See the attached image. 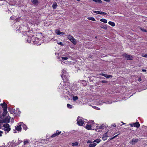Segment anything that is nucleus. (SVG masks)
<instances>
[{
  "instance_id": "obj_1",
  "label": "nucleus",
  "mask_w": 147,
  "mask_h": 147,
  "mask_svg": "<svg viewBox=\"0 0 147 147\" xmlns=\"http://www.w3.org/2000/svg\"><path fill=\"white\" fill-rule=\"evenodd\" d=\"M66 71L65 70H63L62 71V75H61V77L64 80H65V82H67L68 81V76H67V74L66 73Z\"/></svg>"
},
{
  "instance_id": "obj_2",
  "label": "nucleus",
  "mask_w": 147,
  "mask_h": 147,
  "mask_svg": "<svg viewBox=\"0 0 147 147\" xmlns=\"http://www.w3.org/2000/svg\"><path fill=\"white\" fill-rule=\"evenodd\" d=\"M67 38L74 45L77 43V41L76 39H75L71 35H69L67 36Z\"/></svg>"
},
{
  "instance_id": "obj_3",
  "label": "nucleus",
  "mask_w": 147,
  "mask_h": 147,
  "mask_svg": "<svg viewBox=\"0 0 147 147\" xmlns=\"http://www.w3.org/2000/svg\"><path fill=\"white\" fill-rule=\"evenodd\" d=\"M10 116H8L4 119H1V123H9L10 122Z\"/></svg>"
},
{
  "instance_id": "obj_4",
  "label": "nucleus",
  "mask_w": 147,
  "mask_h": 147,
  "mask_svg": "<svg viewBox=\"0 0 147 147\" xmlns=\"http://www.w3.org/2000/svg\"><path fill=\"white\" fill-rule=\"evenodd\" d=\"M84 121L82 118L78 117L77 119V123L80 126H82L84 124Z\"/></svg>"
},
{
  "instance_id": "obj_5",
  "label": "nucleus",
  "mask_w": 147,
  "mask_h": 147,
  "mask_svg": "<svg viewBox=\"0 0 147 147\" xmlns=\"http://www.w3.org/2000/svg\"><path fill=\"white\" fill-rule=\"evenodd\" d=\"M123 56L125 59L127 60H133V57L132 56L130 55H128L127 54H123Z\"/></svg>"
},
{
  "instance_id": "obj_6",
  "label": "nucleus",
  "mask_w": 147,
  "mask_h": 147,
  "mask_svg": "<svg viewBox=\"0 0 147 147\" xmlns=\"http://www.w3.org/2000/svg\"><path fill=\"white\" fill-rule=\"evenodd\" d=\"M3 126L4 127V130L7 131H9L11 130V128L9 127V124L6 123L4 124Z\"/></svg>"
},
{
  "instance_id": "obj_7",
  "label": "nucleus",
  "mask_w": 147,
  "mask_h": 147,
  "mask_svg": "<svg viewBox=\"0 0 147 147\" xmlns=\"http://www.w3.org/2000/svg\"><path fill=\"white\" fill-rule=\"evenodd\" d=\"M22 124V122H20L17 124V126L16 127V129L17 131H20L21 130Z\"/></svg>"
},
{
  "instance_id": "obj_8",
  "label": "nucleus",
  "mask_w": 147,
  "mask_h": 147,
  "mask_svg": "<svg viewBox=\"0 0 147 147\" xmlns=\"http://www.w3.org/2000/svg\"><path fill=\"white\" fill-rule=\"evenodd\" d=\"M138 141V139L137 138H133L132 140L129 142L130 144L133 145L135 143L137 142Z\"/></svg>"
},
{
  "instance_id": "obj_9",
  "label": "nucleus",
  "mask_w": 147,
  "mask_h": 147,
  "mask_svg": "<svg viewBox=\"0 0 147 147\" xmlns=\"http://www.w3.org/2000/svg\"><path fill=\"white\" fill-rule=\"evenodd\" d=\"M0 105L2 107L3 109H7V106L6 103L4 102L3 103H1Z\"/></svg>"
},
{
  "instance_id": "obj_10",
  "label": "nucleus",
  "mask_w": 147,
  "mask_h": 147,
  "mask_svg": "<svg viewBox=\"0 0 147 147\" xmlns=\"http://www.w3.org/2000/svg\"><path fill=\"white\" fill-rule=\"evenodd\" d=\"M61 133V131H59L58 130H57V131L56 133L53 134L52 135L51 137L52 138L54 137L57 136L59 135Z\"/></svg>"
},
{
  "instance_id": "obj_11",
  "label": "nucleus",
  "mask_w": 147,
  "mask_h": 147,
  "mask_svg": "<svg viewBox=\"0 0 147 147\" xmlns=\"http://www.w3.org/2000/svg\"><path fill=\"white\" fill-rule=\"evenodd\" d=\"M100 75L107 78H112V76L111 75H108L103 73L101 74H100Z\"/></svg>"
},
{
  "instance_id": "obj_12",
  "label": "nucleus",
  "mask_w": 147,
  "mask_h": 147,
  "mask_svg": "<svg viewBox=\"0 0 147 147\" xmlns=\"http://www.w3.org/2000/svg\"><path fill=\"white\" fill-rule=\"evenodd\" d=\"M92 124H88L86 126V128L88 130L91 129V128L92 126Z\"/></svg>"
},
{
  "instance_id": "obj_13",
  "label": "nucleus",
  "mask_w": 147,
  "mask_h": 147,
  "mask_svg": "<svg viewBox=\"0 0 147 147\" xmlns=\"http://www.w3.org/2000/svg\"><path fill=\"white\" fill-rule=\"evenodd\" d=\"M107 133L104 134L102 137V140H105L107 139Z\"/></svg>"
},
{
  "instance_id": "obj_14",
  "label": "nucleus",
  "mask_w": 147,
  "mask_h": 147,
  "mask_svg": "<svg viewBox=\"0 0 147 147\" xmlns=\"http://www.w3.org/2000/svg\"><path fill=\"white\" fill-rule=\"evenodd\" d=\"M105 127V125L104 124H103L100 126H98L97 127V128L98 129H104Z\"/></svg>"
},
{
  "instance_id": "obj_15",
  "label": "nucleus",
  "mask_w": 147,
  "mask_h": 147,
  "mask_svg": "<svg viewBox=\"0 0 147 147\" xmlns=\"http://www.w3.org/2000/svg\"><path fill=\"white\" fill-rule=\"evenodd\" d=\"M22 126L24 129L26 130L28 129L27 126L25 124H24L23 122H22Z\"/></svg>"
},
{
  "instance_id": "obj_16",
  "label": "nucleus",
  "mask_w": 147,
  "mask_h": 147,
  "mask_svg": "<svg viewBox=\"0 0 147 147\" xmlns=\"http://www.w3.org/2000/svg\"><path fill=\"white\" fill-rule=\"evenodd\" d=\"M140 124L139 122H136L134 124V127H140Z\"/></svg>"
},
{
  "instance_id": "obj_17",
  "label": "nucleus",
  "mask_w": 147,
  "mask_h": 147,
  "mask_svg": "<svg viewBox=\"0 0 147 147\" xmlns=\"http://www.w3.org/2000/svg\"><path fill=\"white\" fill-rule=\"evenodd\" d=\"M3 116H5L7 113V109H3Z\"/></svg>"
},
{
  "instance_id": "obj_18",
  "label": "nucleus",
  "mask_w": 147,
  "mask_h": 147,
  "mask_svg": "<svg viewBox=\"0 0 147 147\" xmlns=\"http://www.w3.org/2000/svg\"><path fill=\"white\" fill-rule=\"evenodd\" d=\"M57 6V3L55 2H54L53 5V9H55L56 8Z\"/></svg>"
},
{
  "instance_id": "obj_19",
  "label": "nucleus",
  "mask_w": 147,
  "mask_h": 147,
  "mask_svg": "<svg viewBox=\"0 0 147 147\" xmlns=\"http://www.w3.org/2000/svg\"><path fill=\"white\" fill-rule=\"evenodd\" d=\"M109 24L112 26H115V23L111 21H109L108 22Z\"/></svg>"
},
{
  "instance_id": "obj_20",
  "label": "nucleus",
  "mask_w": 147,
  "mask_h": 147,
  "mask_svg": "<svg viewBox=\"0 0 147 147\" xmlns=\"http://www.w3.org/2000/svg\"><path fill=\"white\" fill-rule=\"evenodd\" d=\"M100 21L105 23H107V20L103 18L100 19Z\"/></svg>"
},
{
  "instance_id": "obj_21",
  "label": "nucleus",
  "mask_w": 147,
  "mask_h": 147,
  "mask_svg": "<svg viewBox=\"0 0 147 147\" xmlns=\"http://www.w3.org/2000/svg\"><path fill=\"white\" fill-rule=\"evenodd\" d=\"M88 19L93 21H95L96 20L95 18L92 17H89L88 18Z\"/></svg>"
},
{
  "instance_id": "obj_22",
  "label": "nucleus",
  "mask_w": 147,
  "mask_h": 147,
  "mask_svg": "<svg viewBox=\"0 0 147 147\" xmlns=\"http://www.w3.org/2000/svg\"><path fill=\"white\" fill-rule=\"evenodd\" d=\"M31 2L34 4H36L38 3V0H31Z\"/></svg>"
},
{
  "instance_id": "obj_23",
  "label": "nucleus",
  "mask_w": 147,
  "mask_h": 147,
  "mask_svg": "<svg viewBox=\"0 0 147 147\" xmlns=\"http://www.w3.org/2000/svg\"><path fill=\"white\" fill-rule=\"evenodd\" d=\"M96 145V143H94L93 144H90L89 146L90 147H94Z\"/></svg>"
},
{
  "instance_id": "obj_24",
  "label": "nucleus",
  "mask_w": 147,
  "mask_h": 147,
  "mask_svg": "<svg viewBox=\"0 0 147 147\" xmlns=\"http://www.w3.org/2000/svg\"><path fill=\"white\" fill-rule=\"evenodd\" d=\"M101 140L100 139H97L96 140H95L93 142H96L97 143H99L100 141Z\"/></svg>"
},
{
  "instance_id": "obj_25",
  "label": "nucleus",
  "mask_w": 147,
  "mask_h": 147,
  "mask_svg": "<svg viewBox=\"0 0 147 147\" xmlns=\"http://www.w3.org/2000/svg\"><path fill=\"white\" fill-rule=\"evenodd\" d=\"M93 1L98 3H101L102 1L101 0H92Z\"/></svg>"
},
{
  "instance_id": "obj_26",
  "label": "nucleus",
  "mask_w": 147,
  "mask_h": 147,
  "mask_svg": "<svg viewBox=\"0 0 147 147\" xmlns=\"http://www.w3.org/2000/svg\"><path fill=\"white\" fill-rule=\"evenodd\" d=\"M78 97L76 96H74L73 97V100L74 101H76L78 100Z\"/></svg>"
},
{
  "instance_id": "obj_27",
  "label": "nucleus",
  "mask_w": 147,
  "mask_h": 147,
  "mask_svg": "<svg viewBox=\"0 0 147 147\" xmlns=\"http://www.w3.org/2000/svg\"><path fill=\"white\" fill-rule=\"evenodd\" d=\"M60 32L59 30H57L55 31V33L57 34L60 35Z\"/></svg>"
},
{
  "instance_id": "obj_28",
  "label": "nucleus",
  "mask_w": 147,
  "mask_h": 147,
  "mask_svg": "<svg viewBox=\"0 0 147 147\" xmlns=\"http://www.w3.org/2000/svg\"><path fill=\"white\" fill-rule=\"evenodd\" d=\"M67 107L68 108H69L70 109H71L72 107V105H70L69 104H67Z\"/></svg>"
},
{
  "instance_id": "obj_29",
  "label": "nucleus",
  "mask_w": 147,
  "mask_h": 147,
  "mask_svg": "<svg viewBox=\"0 0 147 147\" xmlns=\"http://www.w3.org/2000/svg\"><path fill=\"white\" fill-rule=\"evenodd\" d=\"M78 145V143L77 142L73 143L72 144V145L73 146H77Z\"/></svg>"
},
{
  "instance_id": "obj_30",
  "label": "nucleus",
  "mask_w": 147,
  "mask_h": 147,
  "mask_svg": "<svg viewBox=\"0 0 147 147\" xmlns=\"http://www.w3.org/2000/svg\"><path fill=\"white\" fill-rule=\"evenodd\" d=\"M142 56L143 57L147 58V53H143L142 55Z\"/></svg>"
},
{
  "instance_id": "obj_31",
  "label": "nucleus",
  "mask_w": 147,
  "mask_h": 147,
  "mask_svg": "<svg viewBox=\"0 0 147 147\" xmlns=\"http://www.w3.org/2000/svg\"><path fill=\"white\" fill-rule=\"evenodd\" d=\"M93 121H89L88 122V124H93Z\"/></svg>"
},
{
  "instance_id": "obj_32",
  "label": "nucleus",
  "mask_w": 147,
  "mask_h": 147,
  "mask_svg": "<svg viewBox=\"0 0 147 147\" xmlns=\"http://www.w3.org/2000/svg\"><path fill=\"white\" fill-rule=\"evenodd\" d=\"M93 12L97 14H100L101 11H94Z\"/></svg>"
},
{
  "instance_id": "obj_33",
  "label": "nucleus",
  "mask_w": 147,
  "mask_h": 147,
  "mask_svg": "<svg viewBox=\"0 0 147 147\" xmlns=\"http://www.w3.org/2000/svg\"><path fill=\"white\" fill-rule=\"evenodd\" d=\"M102 28L103 29H107V27L106 25H104L103 26H102Z\"/></svg>"
},
{
  "instance_id": "obj_34",
  "label": "nucleus",
  "mask_w": 147,
  "mask_h": 147,
  "mask_svg": "<svg viewBox=\"0 0 147 147\" xmlns=\"http://www.w3.org/2000/svg\"><path fill=\"white\" fill-rule=\"evenodd\" d=\"M100 82L102 83L107 84L108 83V82L106 80H102L100 81Z\"/></svg>"
},
{
  "instance_id": "obj_35",
  "label": "nucleus",
  "mask_w": 147,
  "mask_h": 147,
  "mask_svg": "<svg viewBox=\"0 0 147 147\" xmlns=\"http://www.w3.org/2000/svg\"><path fill=\"white\" fill-rule=\"evenodd\" d=\"M68 59L67 57H62V60L63 61H64V60H67Z\"/></svg>"
},
{
  "instance_id": "obj_36",
  "label": "nucleus",
  "mask_w": 147,
  "mask_h": 147,
  "mask_svg": "<svg viewBox=\"0 0 147 147\" xmlns=\"http://www.w3.org/2000/svg\"><path fill=\"white\" fill-rule=\"evenodd\" d=\"M92 107L94 108V109H96L98 110H99L100 109L99 108H98L97 107H96V106H93Z\"/></svg>"
},
{
  "instance_id": "obj_37",
  "label": "nucleus",
  "mask_w": 147,
  "mask_h": 147,
  "mask_svg": "<svg viewBox=\"0 0 147 147\" xmlns=\"http://www.w3.org/2000/svg\"><path fill=\"white\" fill-rule=\"evenodd\" d=\"M57 43L59 45H61V46L63 45V42H57Z\"/></svg>"
},
{
  "instance_id": "obj_38",
  "label": "nucleus",
  "mask_w": 147,
  "mask_h": 147,
  "mask_svg": "<svg viewBox=\"0 0 147 147\" xmlns=\"http://www.w3.org/2000/svg\"><path fill=\"white\" fill-rule=\"evenodd\" d=\"M3 134V131H0V137L2 135V134Z\"/></svg>"
},
{
  "instance_id": "obj_39",
  "label": "nucleus",
  "mask_w": 147,
  "mask_h": 147,
  "mask_svg": "<svg viewBox=\"0 0 147 147\" xmlns=\"http://www.w3.org/2000/svg\"><path fill=\"white\" fill-rule=\"evenodd\" d=\"M100 14H103V15H106L107 13H106L104 12H102L101 11Z\"/></svg>"
},
{
  "instance_id": "obj_40",
  "label": "nucleus",
  "mask_w": 147,
  "mask_h": 147,
  "mask_svg": "<svg viewBox=\"0 0 147 147\" xmlns=\"http://www.w3.org/2000/svg\"><path fill=\"white\" fill-rule=\"evenodd\" d=\"M24 144H26L27 143H28V142L27 141H24Z\"/></svg>"
},
{
  "instance_id": "obj_41",
  "label": "nucleus",
  "mask_w": 147,
  "mask_h": 147,
  "mask_svg": "<svg viewBox=\"0 0 147 147\" xmlns=\"http://www.w3.org/2000/svg\"><path fill=\"white\" fill-rule=\"evenodd\" d=\"M60 34L63 35L65 34V33L63 32H60Z\"/></svg>"
},
{
  "instance_id": "obj_42",
  "label": "nucleus",
  "mask_w": 147,
  "mask_h": 147,
  "mask_svg": "<svg viewBox=\"0 0 147 147\" xmlns=\"http://www.w3.org/2000/svg\"><path fill=\"white\" fill-rule=\"evenodd\" d=\"M10 19L11 20H13L14 19V18L13 17L11 16L10 18Z\"/></svg>"
},
{
  "instance_id": "obj_43",
  "label": "nucleus",
  "mask_w": 147,
  "mask_h": 147,
  "mask_svg": "<svg viewBox=\"0 0 147 147\" xmlns=\"http://www.w3.org/2000/svg\"><path fill=\"white\" fill-rule=\"evenodd\" d=\"M111 126H114V127H116V125L114 124H113L111 125Z\"/></svg>"
},
{
  "instance_id": "obj_44",
  "label": "nucleus",
  "mask_w": 147,
  "mask_h": 147,
  "mask_svg": "<svg viewBox=\"0 0 147 147\" xmlns=\"http://www.w3.org/2000/svg\"><path fill=\"white\" fill-rule=\"evenodd\" d=\"M118 135V134L117 135H116L115 136H114L113 138H112V139H113L114 138H116V137Z\"/></svg>"
},
{
  "instance_id": "obj_45",
  "label": "nucleus",
  "mask_w": 147,
  "mask_h": 147,
  "mask_svg": "<svg viewBox=\"0 0 147 147\" xmlns=\"http://www.w3.org/2000/svg\"><path fill=\"white\" fill-rule=\"evenodd\" d=\"M141 30L142 31H143L144 32H146V30H145V29H141Z\"/></svg>"
},
{
  "instance_id": "obj_46",
  "label": "nucleus",
  "mask_w": 147,
  "mask_h": 147,
  "mask_svg": "<svg viewBox=\"0 0 147 147\" xmlns=\"http://www.w3.org/2000/svg\"><path fill=\"white\" fill-rule=\"evenodd\" d=\"M142 80V79H141V78H140L139 79H138V81H139V82H140Z\"/></svg>"
},
{
  "instance_id": "obj_47",
  "label": "nucleus",
  "mask_w": 147,
  "mask_h": 147,
  "mask_svg": "<svg viewBox=\"0 0 147 147\" xmlns=\"http://www.w3.org/2000/svg\"><path fill=\"white\" fill-rule=\"evenodd\" d=\"M142 71L143 72H146V70L145 69H142Z\"/></svg>"
},
{
  "instance_id": "obj_48",
  "label": "nucleus",
  "mask_w": 147,
  "mask_h": 147,
  "mask_svg": "<svg viewBox=\"0 0 147 147\" xmlns=\"http://www.w3.org/2000/svg\"><path fill=\"white\" fill-rule=\"evenodd\" d=\"M91 142L90 140H88V141L87 142V143H90V142Z\"/></svg>"
},
{
  "instance_id": "obj_49",
  "label": "nucleus",
  "mask_w": 147,
  "mask_h": 147,
  "mask_svg": "<svg viewBox=\"0 0 147 147\" xmlns=\"http://www.w3.org/2000/svg\"><path fill=\"white\" fill-rule=\"evenodd\" d=\"M130 125H131V127H133L134 126V124L133 125L132 124H130Z\"/></svg>"
},
{
  "instance_id": "obj_50",
  "label": "nucleus",
  "mask_w": 147,
  "mask_h": 147,
  "mask_svg": "<svg viewBox=\"0 0 147 147\" xmlns=\"http://www.w3.org/2000/svg\"><path fill=\"white\" fill-rule=\"evenodd\" d=\"M77 1H80V0H76Z\"/></svg>"
},
{
  "instance_id": "obj_51",
  "label": "nucleus",
  "mask_w": 147,
  "mask_h": 147,
  "mask_svg": "<svg viewBox=\"0 0 147 147\" xmlns=\"http://www.w3.org/2000/svg\"><path fill=\"white\" fill-rule=\"evenodd\" d=\"M122 123L123 124H125V123H124L123 122H122Z\"/></svg>"
}]
</instances>
